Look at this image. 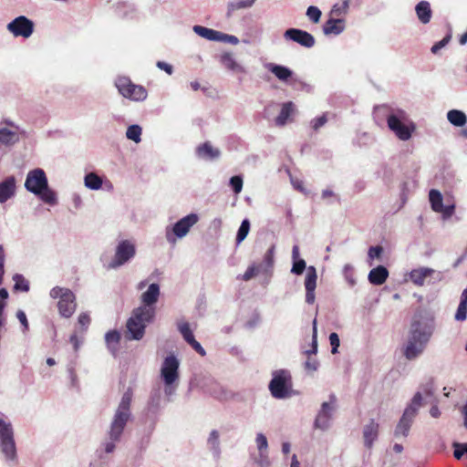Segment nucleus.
<instances>
[{
    "label": "nucleus",
    "instance_id": "nucleus-52",
    "mask_svg": "<svg viewBox=\"0 0 467 467\" xmlns=\"http://www.w3.org/2000/svg\"><path fill=\"white\" fill-rule=\"evenodd\" d=\"M383 253V248L379 245L371 246L368 250V255L370 259L379 258Z\"/></svg>",
    "mask_w": 467,
    "mask_h": 467
},
{
    "label": "nucleus",
    "instance_id": "nucleus-1",
    "mask_svg": "<svg viewBox=\"0 0 467 467\" xmlns=\"http://www.w3.org/2000/svg\"><path fill=\"white\" fill-rule=\"evenodd\" d=\"M132 400V391L128 389L122 396L119 407L114 415L113 420L110 425L109 438L111 441L107 442L105 445L106 452H112L115 449L114 441L120 439L124 428L130 417V404Z\"/></svg>",
    "mask_w": 467,
    "mask_h": 467
},
{
    "label": "nucleus",
    "instance_id": "nucleus-21",
    "mask_svg": "<svg viewBox=\"0 0 467 467\" xmlns=\"http://www.w3.org/2000/svg\"><path fill=\"white\" fill-rule=\"evenodd\" d=\"M193 31L200 36L212 41H225L226 34L204 27L202 26H194Z\"/></svg>",
    "mask_w": 467,
    "mask_h": 467
},
{
    "label": "nucleus",
    "instance_id": "nucleus-36",
    "mask_svg": "<svg viewBox=\"0 0 467 467\" xmlns=\"http://www.w3.org/2000/svg\"><path fill=\"white\" fill-rule=\"evenodd\" d=\"M15 281L14 289L16 291L27 292L29 290L28 281L22 275L16 274L13 277Z\"/></svg>",
    "mask_w": 467,
    "mask_h": 467
},
{
    "label": "nucleus",
    "instance_id": "nucleus-39",
    "mask_svg": "<svg viewBox=\"0 0 467 467\" xmlns=\"http://www.w3.org/2000/svg\"><path fill=\"white\" fill-rule=\"evenodd\" d=\"M249 230H250V223L247 219H244L242 222V223L238 229V232H237L236 242L238 244L246 238L248 233H249Z\"/></svg>",
    "mask_w": 467,
    "mask_h": 467
},
{
    "label": "nucleus",
    "instance_id": "nucleus-17",
    "mask_svg": "<svg viewBox=\"0 0 467 467\" xmlns=\"http://www.w3.org/2000/svg\"><path fill=\"white\" fill-rule=\"evenodd\" d=\"M160 296V286L158 284H151L149 285L147 291L142 293L140 298L141 303L143 304L140 307H144L152 310V317H155L156 307L155 304L157 303Z\"/></svg>",
    "mask_w": 467,
    "mask_h": 467
},
{
    "label": "nucleus",
    "instance_id": "nucleus-43",
    "mask_svg": "<svg viewBox=\"0 0 467 467\" xmlns=\"http://www.w3.org/2000/svg\"><path fill=\"white\" fill-rule=\"evenodd\" d=\"M306 16L314 23H317L321 16V11L316 6H309L306 10Z\"/></svg>",
    "mask_w": 467,
    "mask_h": 467
},
{
    "label": "nucleus",
    "instance_id": "nucleus-33",
    "mask_svg": "<svg viewBox=\"0 0 467 467\" xmlns=\"http://www.w3.org/2000/svg\"><path fill=\"white\" fill-rule=\"evenodd\" d=\"M85 185L91 190H99L102 186V179L94 172L85 176Z\"/></svg>",
    "mask_w": 467,
    "mask_h": 467
},
{
    "label": "nucleus",
    "instance_id": "nucleus-22",
    "mask_svg": "<svg viewBox=\"0 0 467 467\" xmlns=\"http://www.w3.org/2000/svg\"><path fill=\"white\" fill-rule=\"evenodd\" d=\"M296 108L295 104L292 101L285 102L282 105L281 110L278 116L275 118L276 126L282 127L285 126L290 117L295 113Z\"/></svg>",
    "mask_w": 467,
    "mask_h": 467
},
{
    "label": "nucleus",
    "instance_id": "nucleus-18",
    "mask_svg": "<svg viewBox=\"0 0 467 467\" xmlns=\"http://www.w3.org/2000/svg\"><path fill=\"white\" fill-rule=\"evenodd\" d=\"M198 222V216L195 213H191L181 220H179L173 226V234L182 238L185 236L192 227Z\"/></svg>",
    "mask_w": 467,
    "mask_h": 467
},
{
    "label": "nucleus",
    "instance_id": "nucleus-40",
    "mask_svg": "<svg viewBox=\"0 0 467 467\" xmlns=\"http://www.w3.org/2000/svg\"><path fill=\"white\" fill-rule=\"evenodd\" d=\"M261 265H250L242 276L244 281H249L258 275Z\"/></svg>",
    "mask_w": 467,
    "mask_h": 467
},
{
    "label": "nucleus",
    "instance_id": "nucleus-25",
    "mask_svg": "<svg viewBox=\"0 0 467 467\" xmlns=\"http://www.w3.org/2000/svg\"><path fill=\"white\" fill-rule=\"evenodd\" d=\"M434 270L427 267H420L418 269H413L410 273V281L419 286L424 285L425 279L428 276H431L433 274Z\"/></svg>",
    "mask_w": 467,
    "mask_h": 467
},
{
    "label": "nucleus",
    "instance_id": "nucleus-64",
    "mask_svg": "<svg viewBox=\"0 0 467 467\" xmlns=\"http://www.w3.org/2000/svg\"><path fill=\"white\" fill-rule=\"evenodd\" d=\"M459 43L461 45H465L467 43V31L460 36Z\"/></svg>",
    "mask_w": 467,
    "mask_h": 467
},
{
    "label": "nucleus",
    "instance_id": "nucleus-23",
    "mask_svg": "<svg viewBox=\"0 0 467 467\" xmlns=\"http://www.w3.org/2000/svg\"><path fill=\"white\" fill-rule=\"evenodd\" d=\"M389 276V271L385 266L379 265L368 274V281L370 284L375 285H380L384 284Z\"/></svg>",
    "mask_w": 467,
    "mask_h": 467
},
{
    "label": "nucleus",
    "instance_id": "nucleus-60",
    "mask_svg": "<svg viewBox=\"0 0 467 467\" xmlns=\"http://www.w3.org/2000/svg\"><path fill=\"white\" fill-rule=\"evenodd\" d=\"M16 317L19 319V321L21 322V324L25 327V328L27 329L28 321H27L26 314L23 311L19 310L16 314Z\"/></svg>",
    "mask_w": 467,
    "mask_h": 467
},
{
    "label": "nucleus",
    "instance_id": "nucleus-41",
    "mask_svg": "<svg viewBox=\"0 0 467 467\" xmlns=\"http://www.w3.org/2000/svg\"><path fill=\"white\" fill-rule=\"evenodd\" d=\"M467 317V304L464 302H460L456 314L455 319L457 321H464Z\"/></svg>",
    "mask_w": 467,
    "mask_h": 467
},
{
    "label": "nucleus",
    "instance_id": "nucleus-48",
    "mask_svg": "<svg viewBox=\"0 0 467 467\" xmlns=\"http://www.w3.org/2000/svg\"><path fill=\"white\" fill-rule=\"evenodd\" d=\"M348 8V1H344L342 4H336L334 5L331 14L336 16H340L342 14H345Z\"/></svg>",
    "mask_w": 467,
    "mask_h": 467
},
{
    "label": "nucleus",
    "instance_id": "nucleus-12",
    "mask_svg": "<svg viewBox=\"0 0 467 467\" xmlns=\"http://www.w3.org/2000/svg\"><path fill=\"white\" fill-rule=\"evenodd\" d=\"M7 29L15 36H23L27 38L34 31V24L26 16H20L7 25Z\"/></svg>",
    "mask_w": 467,
    "mask_h": 467
},
{
    "label": "nucleus",
    "instance_id": "nucleus-13",
    "mask_svg": "<svg viewBox=\"0 0 467 467\" xmlns=\"http://www.w3.org/2000/svg\"><path fill=\"white\" fill-rule=\"evenodd\" d=\"M429 200L431 202V209L436 213H442L444 218H449L454 213L455 205H443V198L440 191L436 189H431L429 192Z\"/></svg>",
    "mask_w": 467,
    "mask_h": 467
},
{
    "label": "nucleus",
    "instance_id": "nucleus-9",
    "mask_svg": "<svg viewBox=\"0 0 467 467\" xmlns=\"http://www.w3.org/2000/svg\"><path fill=\"white\" fill-rule=\"evenodd\" d=\"M135 254V244L130 240H123L117 245L115 255L108 267L109 269L118 268L130 260Z\"/></svg>",
    "mask_w": 467,
    "mask_h": 467
},
{
    "label": "nucleus",
    "instance_id": "nucleus-63",
    "mask_svg": "<svg viewBox=\"0 0 467 467\" xmlns=\"http://www.w3.org/2000/svg\"><path fill=\"white\" fill-rule=\"evenodd\" d=\"M292 257L294 261L299 259V247L297 245H294L292 249Z\"/></svg>",
    "mask_w": 467,
    "mask_h": 467
},
{
    "label": "nucleus",
    "instance_id": "nucleus-14",
    "mask_svg": "<svg viewBox=\"0 0 467 467\" xmlns=\"http://www.w3.org/2000/svg\"><path fill=\"white\" fill-rule=\"evenodd\" d=\"M337 401L336 396L334 394L330 395L329 402H323L321 405V410H319L317 418L315 420L314 426L316 429L327 430L329 426V421L331 420V412L334 410V405Z\"/></svg>",
    "mask_w": 467,
    "mask_h": 467
},
{
    "label": "nucleus",
    "instance_id": "nucleus-61",
    "mask_svg": "<svg viewBox=\"0 0 467 467\" xmlns=\"http://www.w3.org/2000/svg\"><path fill=\"white\" fill-rule=\"evenodd\" d=\"M69 340L73 344L75 350H78V346H79V341H78L77 334L71 335Z\"/></svg>",
    "mask_w": 467,
    "mask_h": 467
},
{
    "label": "nucleus",
    "instance_id": "nucleus-56",
    "mask_svg": "<svg viewBox=\"0 0 467 467\" xmlns=\"http://www.w3.org/2000/svg\"><path fill=\"white\" fill-rule=\"evenodd\" d=\"M453 447H454L453 455L457 460H460L463 456V454H465L464 443H462H462H454Z\"/></svg>",
    "mask_w": 467,
    "mask_h": 467
},
{
    "label": "nucleus",
    "instance_id": "nucleus-31",
    "mask_svg": "<svg viewBox=\"0 0 467 467\" xmlns=\"http://www.w3.org/2000/svg\"><path fill=\"white\" fill-rule=\"evenodd\" d=\"M447 119L452 125L456 127H462L467 122L466 115L458 109H451L447 113Z\"/></svg>",
    "mask_w": 467,
    "mask_h": 467
},
{
    "label": "nucleus",
    "instance_id": "nucleus-15",
    "mask_svg": "<svg viewBox=\"0 0 467 467\" xmlns=\"http://www.w3.org/2000/svg\"><path fill=\"white\" fill-rule=\"evenodd\" d=\"M284 37L307 48L314 47L316 43L315 37L310 33L297 28L285 30Z\"/></svg>",
    "mask_w": 467,
    "mask_h": 467
},
{
    "label": "nucleus",
    "instance_id": "nucleus-28",
    "mask_svg": "<svg viewBox=\"0 0 467 467\" xmlns=\"http://www.w3.org/2000/svg\"><path fill=\"white\" fill-rule=\"evenodd\" d=\"M196 153L200 158L213 160L220 155L217 149H213L210 142L206 141L196 149Z\"/></svg>",
    "mask_w": 467,
    "mask_h": 467
},
{
    "label": "nucleus",
    "instance_id": "nucleus-58",
    "mask_svg": "<svg viewBox=\"0 0 467 467\" xmlns=\"http://www.w3.org/2000/svg\"><path fill=\"white\" fill-rule=\"evenodd\" d=\"M157 67L161 69V70H164L165 72H167L169 75H171L173 71V67L170 64H167L163 61H158L157 62Z\"/></svg>",
    "mask_w": 467,
    "mask_h": 467
},
{
    "label": "nucleus",
    "instance_id": "nucleus-11",
    "mask_svg": "<svg viewBox=\"0 0 467 467\" xmlns=\"http://www.w3.org/2000/svg\"><path fill=\"white\" fill-rule=\"evenodd\" d=\"M179 366L180 362L174 355L164 358L161 375L166 386H171L179 379Z\"/></svg>",
    "mask_w": 467,
    "mask_h": 467
},
{
    "label": "nucleus",
    "instance_id": "nucleus-16",
    "mask_svg": "<svg viewBox=\"0 0 467 467\" xmlns=\"http://www.w3.org/2000/svg\"><path fill=\"white\" fill-rule=\"evenodd\" d=\"M416 417V409L406 408L402 417L400 418L396 429H395V436H403L407 437L409 435L410 429L413 422L414 418Z\"/></svg>",
    "mask_w": 467,
    "mask_h": 467
},
{
    "label": "nucleus",
    "instance_id": "nucleus-5",
    "mask_svg": "<svg viewBox=\"0 0 467 467\" xmlns=\"http://www.w3.org/2000/svg\"><path fill=\"white\" fill-rule=\"evenodd\" d=\"M268 387L271 395L275 399L282 400L290 397L293 387L290 373L285 369L275 371Z\"/></svg>",
    "mask_w": 467,
    "mask_h": 467
},
{
    "label": "nucleus",
    "instance_id": "nucleus-26",
    "mask_svg": "<svg viewBox=\"0 0 467 467\" xmlns=\"http://www.w3.org/2000/svg\"><path fill=\"white\" fill-rule=\"evenodd\" d=\"M220 62L225 68L229 70L240 73L244 72V67L236 62L232 53L226 52L222 54L220 57Z\"/></svg>",
    "mask_w": 467,
    "mask_h": 467
},
{
    "label": "nucleus",
    "instance_id": "nucleus-47",
    "mask_svg": "<svg viewBox=\"0 0 467 467\" xmlns=\"http://www.w3.org/2000/svg\"><path fill=\"white\" fill-rule=\"evenodd\" d=\"M327 121V113H324L322 116L314 119L311 121V126L314 130H318L321 127H323Z\"/></svg>",
    "mask_w": 467,
    "mask_h": 467
},
{
    "label": "nucleus",
    "instance_id": "nucleus-42",
    "mask_svg": "<svg viewBox=\"0 0 467 467\" xmlns=\"http://www.w3.org/2000/svg\"><path fill=\"white\" fill-rule=\"evenodd\" d=\"M274 257H275V246L272 245L265 254L264 256V264L267 268H272L274 265Z\"/></svg>",
    "mask_w": 467,
    "mask_h": 467
},
{
    "label": "nucleus",
    "instance_id": "nucleus-35",
    "mask_svg": "<svg viewBox=\"0 0 467 467\" xmlns=\"http://www.w3.org/2000/svg\"><path fill=\"white\" fill-rule=\"evenodd\" d=\"M255 0H242L237 2H232L228 5V16H230L233 12L251 7L254 4Z\"/></svg>",
    "mask_w": 467,
    "mask_h": 467
},
{
    "label": "nucleus",
    "instance_id": "nucleus-54",
    "mask_svg": "<svg viewBox=\"0 0 467 467\" xmlns=\"http://www.w3.org/2000/svg\"><path fill=\"white\" fill-rule=\"evenodd\" d=\"M317 351V327H316V320H314L312 347H311V349L306 351V354H307V355L316 354Z\"/></svg>",
    "mask_w": 467,
    "mask_h": 467
},
{
    "label": "nucleus",
    "instance_id": "nucleus-46",
    "mask_svg": "<svg viewBox=\"0 0 467 467\" xmlns=\"http://www.w3.org/2000/svg\"><path fill=\"white\" fill-rule=\"evenodd\" d=\"M306 269V262L304 259H297L294 261L291 272L296 275H301Z\"/></svg>",
    "mask_w": 467,
    "mask_h": 467
},
{
    "label": "nucleus",
    "instance_id": "nucleus-10",
    "mask_svg": "<svg viewBox=\"0 0 467 467\" xmlns=\"http://www.w3.org/2000/svg\"><path fill=\"white\" fill-rule=\"evenodd\" d=\"M389 129L395 133L400 140H408L414 132L416 126L413 122L404 124L400 118L395 114H390L387 119Z\"/></svg>",
    "mask_w": 467,
    "mask_h": 467
},
{
    "label": "nucleus",
    "instance_id": "nucleus-2",
    "mask_svg": "<svg viewBox=\"0 0 467 467\" xmlns=\"http://www.w3.org/2000/svg\"><path fill=\"white\" fill-rule=\"evenodd\" d=\"M432 334L431 327L426 323L414 320L410 325L408 342L403 354L407 359H414L422 353Z\"/></svg>",
    "mask_w": 467,
    "mask_h": 467
},
{
    "label": "nucleus",
    "instance_id": "nucleus-30",
    "mask_svg": "<svg viewBox=\"0 0 467 467\" xmlns=\"http://www.w3.org/2000/svg\"><path fill=\"white\" fill-rule=\"evenodd\" d=\"M269 71H271L279 80L286 81L292 77V71L284 66L269 64L267 66Z\"/></svg>",
    "mask_w": 467,
    "mask_h": 467
},
{
    "label": "nucleus",
    "instance_id": "nucleus-50",
    "mask_svg": "<svg viewBox=\"0 0 467 467\" xmlns=\"http://www.w3.org/2000/svg\"><path fill=\"white\" fill-rule=\"evenodd\" d=\"M256 444H257L258 450L260 451L261 453L264 451H266L267 446H268L266 437L262 433H258L256 436Z\"/></svg>",
    "mask_w": 467,
    "mask_h": 467
},
{
    "label": "nucleus",
    "instance_id": "nucleus-57",
    "mask_svg": "<svg viewBox=\"0 0 467 467\" xmlns=\"http://www.w3.org/2000/svg\"><path fill=\"white\" fill-rule=\"evenodd\" d=\"M208 442L213 445V447H217L219 444V432L216 430L211 431Z\"/></svg>",
    "mask_w": 467,
    "mask_h": 467
},
{
    "label": "nucleus",
    "instance_id": "nucleus-32",
    "mask_svg": "<svg viewBox=\"0 0 467 467\" xmlns=\"http://www.w3.org/2000/svg\"><path fill=\"white\" fill-rule=\"evenodd\" d=\"M105 340L108 348L115 352L120 341V334L117 330L109 331L105 336Z\"/></svg>",
    "mask_w": 467,
    "mask_h": 467
},
{
    "label": "nucleus",
    "instance_id": "nucleus-27",
    "mask_svg": "<svg viewBox=\"0 0 467 467\" xmlns=\"http://www.w3.org/2000/svg\"><path fill=\"white\" fill-rule=\"evenodd\" d=\"M415 11L419 20L422 24H428L431 18V9L430 3L427 1H420L415 7Z\"/></svg>",
    "mask_w": 467,
    "mask_h": 467
},
{
    "label": "nucleus",
    "instance_id": "nucleus-19",
    "mask_svg": "<svg viewBox=\"0 0 467 467\" xmlns=\"http://www.w3.org/2000/svg\"><path fill=\"white\" fill-rule=\"evenodd\" d=\"M317 272L314 266H309L305 279L306 287V302L307 304H314L315 302V289L317 286Z\"/></svg>",
    "mask_w": 467,
    "mask_h": 467
},
{
    "label": "nucleus",
    "instance_id": "nucleus-24",
    "mask_svg": "<svg viewBox=\"0 0 467 467\" xmlns=\"http://www.w3.org/2000/svg\"><path fill=\"white\" fill-rule=\"evenodd\" d=\"M344 28V20L338 18H329L323 26L325 35H339Z\"/></svg>",
    "mask_w": 467,
    "mask_h": 467
},
{
    "label": "nucleus",
    "instance_id": "nucleus-20",
    "mask_svg": "<svg viewBox=\"0 0 467 467\" xmlns=\"http://www.w3.org/2000/svg\"><path fill=\"white\" fill-rule=\"evenodd\" d=\"M379 433V424L375 420H370L363 428V440L366 448H372L374 441L378 440Z\"/></svg>",
    "mask_w": 467,
    "mask_h": 467
},
{
    "label": "nucleus",
    "instance_id": "nucleus-59",
    "mask_svg": "<svg viewBox=\"0 0 467 467\" xmlns=\"http://www.w3.org/2000/svg\"><path fill=\"white\" fill-rule=\"evenodd\" d=\"M305 367L306 369L308 370H312V371H315L317 369V367H318V362L317 359H311V358H308L306 361V364H305Z\"/></svg>",
    "mask_w": 467,
    "mask_h": 467
},
{
    "label": "nucleus",
    "instance_id": "nucleus-8",
    "mask_svg": "<svg viewBox=\"0 0 467 467\" xmlns=\"http://www.w3.org/2000/svg\"><path fill=\"white\" fill-rule=\"evenodd\" d=\"M116 87L123 97L134 101H142L148 95L144 87L132 83L130 78L125 77L117 79Z\"/></svg>",
    "mask_w": 467,
    "mask_h": 467
},
{
    "label": "nucleus",
    "instance_id": "nucleus-62",
    "mask_svg": "<svg viewBox=\"0 0 467 467\" xmlns=\"http://www.w3.org/2000/svg\"><path fill=\"white\" fill-rule=\"evenodd\" d=\"M430 414L433 418H438L441 415L439 408L437 406H432L430 410Z\"/></svg>",
    "mask_w": 467,
    "mask_h": 467
},
{
    "label": "nucleus",
    "instance_id": "nucleus-6",
    "mask_svg": "<svg viewBox=\"0 0 467 467\" xmlns=\"http://www.w3.org/2000/svg\"><path fill=\"white\" fill-rule=\"evenodd\" d=\"M52 298H58L57 308L61 317H70L76 311L77 303L75 294L68 288L55 286L50 290Z\"/></svg>",
    "mask_w": 467,
    "mask_h": 467
},
{
    "label": "nucleus",
    "instance_id": "nucleus-38",
    "mask_svg": "<svg viewBox=\"0 0 467 467\" xmlns=\"http://www.w3.org/2000/svg\"><path fill=\"white\" fill-rule=\"evenodd\" d=\"M178 330L180 331L183 339L187 343L194 337L193 333L190 327V324L188 322H179L178 323Z\"/></svg>",
    "mask_w": 467,
    "mask_h": 467
},
{
    "label": "nucleus",
    "instance_id": "nucleus-37",
    "mask_svg": "<svg viewBox=\"0 0 467 467\" xmlns=\"http://www.w3.org/2000/svg\"><path fill=\"white\" fill-rule=\"evenodd\" d=\"M126 136L129 140L138 143L141 140V128L139 125H131L127 129Z\"/></svg>",
    "mask_w": 467,
    "mask_h": 467
},
{
    "label": "nucleus",
    "instance_id": "nucleus-45",
    "mask_svg": "<svg viewBox=\"0 0 467 467\" xmlns=\"http://www.w3.org/2000/svg\"><path fill=\"white\" fill-rule=\"evenodd\" d=\"M451 36L448 34L441 41L435 43L431 47V52L437 54L442 47H444L451 40Z\"/></svg>",
    "mask_w": 467,
    "mask_h": 467
},
{
    "label": "nucleus",
    "instance_id": "nucleus-4",
    "mask_svg": "<svg viewBox=\"0 0 467 467\" xmlns=\"http://www.w3.org/2000/svg\"><path fill=\"white\" fill-rule=\"evenodd\" d=\"M154 319L152 317V310L137 307L133 309L130 317L127 320V335L129 340H140L145 334V328L148 324L151 323Z\"/></svg>",
    "mask_w": 467,
    "mask_h": 467
},
{
    "label": "nucleus",
    "instance_id": "nucleus-3",
    "mask_svg": "<svg viewBox=\"0 0 467 467\" xmlns=\"http://www.w3.org/2000/svg\"><path fill=\"white\" fill-rule=\"evenodd\" d=\"M25 187L28 192L38 195L45 202L56 203V193L48 188L47 178L42 169L37 168L27 173Z\"/></svg>",
    "mask_w": 467,
    "mask_h": 467
},
{
    "label": "nucleus",
    "instance_id": "nucleus-7",
    "mask_svg": "<svg viewBox=\"0 0 467 467\" xmlns=\"http://www.w3.org/2000/svg\"><path fill=\"white\" fill-rule=\"evenodd\" d=\"M0 446L1 451L8 460L16 458V448L14 440V431L11 423L0 419Z\"/></svg>",
    "mask_w": 467,
    "mask_h": 467
},
{
    "label": "nucleus",
    "instance_id": "nucleus-55",
    "mask_svg": "<svg viewBox=\"0 0 467 467\" xmlns=\"http://www.w3.org/2000/svg\"><path fill=\"white\" fill-rule=\"evenodd\" d=\"M188 344L202 357H204L206 355L204 348L194 337L191 339V341H189Z\"/></svg>",
    "mask_w": 467,
    "mask_h": 467
},
{
    "label": "nucleus",
    "instance_id": "nucleus-51",
    "mask_svg": "<svg viewBox=\"0 0 467 467\" xmlns=\"http://www.w3.org/2000/svg\"><path fill=\"white\" fill-rule=\"evenodd\" d=\"M329 341L332 347L331 352L336 354L337 352V348L339 347V337L337 333L333 332L329 335Z\"/></svg>",
    "mask_w": 467,
    "mask_h": 467
},
{
    "label": "nucleus",
    "instance_id": "nucleus-34",
    "mask_svg": "<svg viewBox=\"0 0 467 467\" xmlns=\"http://www.w3.org/2000/svg\"><path fill=\"white\" fill-rule=\"evenodd\" d=\"M18 140L16 132L4 128L0 130V141L5 145L14 144Z\"/></svg>",
    "mask_w": 467,
    "mask_h": 467
},
{
    "label": "nucleus",
    "instance_id": "nucleus-29",
    "mask_svg": "<svg viewBox=\"0 0 467 467\" xmlns=\"http://www.w3.org/2000/svg\"><path fill=\"white\" fill-rule=\"evenodd\" d=\"M15 192V180L7 179L0 183V203L5 202Z\"/></svg>",
    "mask_w": 467,
    "mask_h": 467
},
{
    "label": "nucleus",
    "instance_id": "nucleus-44",
    "mask_svg": "<svg viewBox=\"0 0 467 467\" xmlns=\"http://www.w3.org/2000/svg\"><path fill=\"white\" fill-rule=\"evenodd\" d=\"M230 185L235 193H239L243 189V179L240 176H233L230 179Z\"/></svg>",
    "mask_w": 467,
    "mask_h": 467
},
{
    "label": "nucleus",
    "instance_id": "nucleus-53",
    "mask_svg": "<svg viewBox=\"0 0 467 467\" xmlns=\"http://www.w3.org/2000/svg\"><path fill=\"white\" fill-rule=\"evenodd\" d=\"M421 401H422V396H421V393L420 392H417L412 400H411V403L407 407V408H415L416 409V414L418 413V410L419 408L421 406Z\"/></svg>",
    "mask_w": 467,
    "mask_h": 467
},
{
    "label": "nucleus",
    "instance_id": "nucleus-49",
    "mask_svg": "<svg viewBox=\"0 0 467 467\" xmlns=\"http://www.w3.org/2000/svg\"><path fill=\"white\" fill-rule=\"evenodd\" d=\"M90 317L87 313H81L78 316V323L82 327V331H86L90 324Z\"/></svg>",
    "mask_w": 467,
    "mask_h": 467
}]
</instances>
